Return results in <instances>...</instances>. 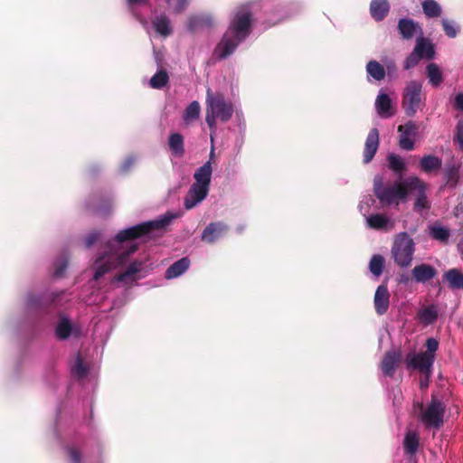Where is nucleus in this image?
<instances>
[{"instance_id": "f257e3e1", "label": "nucleus", "mask_w": 463, "mask_h": 463, "mask_svg": "<svg viewBox=\"0 0 463 463\" xmlns=\"http://www.w3.org/2000/svg\"><path fill=\"white\" fill-rule=\"evenodd\" d=\"M205 121L212 131L216 130V120L229 121L233 115L232 102L225 99L221 92L213 93L210 88L206 90Z\"/></svg>"}, {"instance_id": "f03ea898", "label": "nucleus", "mask_w": 463, "mask_h": 463, "mask_svg": "<svg viewBox=\"0 0 463 463\" xmlns=\"http://www.w3.org/2000/svg\"><path fill=\"white\" fill-rule=\"evenodd\" d=\"M176 217L177 214L168 212L159 219L145 222L128 229L119 231L115 237V241L121 243L127 241L141 238L149 234L152 231L159 230L169 225L171 222Z\"/></svg>"}, {"instance_id": "7ed1b4c3", "label": "nucleus", "mask_w": 463, "mask_h": 463, "mask_svg": "<svg viewBox=\"0 0 463 463\" xmlns=\"http://www.w3.org/2000/svg\"><path fill=\"white\" fill-rule=\"evenodd\" d=\"M420 409L419 420L427 429H439L444 424L446 404L434 394L430 403L424 407L422 403L414 404Z\"/></svg>"}, {"instance_id": "20e7f679", "label": "nucleus", "mask_w": 463, "mask_h": 463, "mask_svg": "<svg viewBox=\"0 0 463 463\" xmlns=\"http://www.w3.org/2000/svg\"><path fill=\"white\" fill-rule=\"evenodd\" d=\"M137 244H132L128 249L118 253H106L98 258L94 263L95 273L93 279H99L112 269L124 265L131 254L137 250Z\"/></svg>"}, {"instance_id": "39448f33", "label": "nucleus", "mask_w": 463, "mask_h": 463, "mask_svg": "<svg viewBox=\"0 0 463 463\" xmlns=\"http://www.w3.org/2000/svg\"><path fill=\"white\" fill-rule=\"evenodd\" d=\"M373 193L382 204L391 205L396 200H404L409 194L407 179L396 181L392 185H383L381 181L374 182Z\"/></svg>"}, {"instance_id": "423d86ee", "label": "nucleus", "mask_w": 463, "mask_h": 463, "mask_svg": "<svg viewBox=\"0 0 463 463\" xmlns=\"http://www.w3.org/2000/svg\"><path fill=\"white\" fill-rule=\"evenodd\" d=\"M415 251V243L406 232L399 233L392 247V256L394 262L401 268H407L411 264Z\"/></svg>"}, {"instance_id": "0eeeda50", "label": "nucleus", "mask_w": 463, "mask_h": 463, "mask_svg": "<svg viewBox=\"0 0 463 463\" xmlns=\"http://www.w3.org/2000/svg\"><path fill=\"white\" fill-rule=\"evenodd\" d=\"M252 12L249 5L238 8L230 23L227 32L236 36L239 41H244L251 32Z\"/></svg>"}, {"instance_id": "6e6552de", "label": "nucleus", "mask_w": 463, "mask_h": 463, "mask_svg": "<svg viewBox=\"0 0 463 463\" xmlns=\"http://www.w3.org/2000/svg\"><path fill=\"white\" fill-rule=\"evenodd\" d=\"M421 89V83L416 80L410 81L404 89L402 106L408 117H413L420 106Z\"/></svg>"}, {"instance_id": "1a4fd4ad", "label": "nucleus", "mask_w": 463, "mask_h": 463, "mask_svg": "<svg viewBox=\"0 0 463 463\" xmlns=\"http://www.w3.org/2000/svg\"><path fill=\"white\" fill-rule=\"evenodd\" d=\"M435 359L427 355L424 353L415 354L409 353L404 359L406 366L410 370H417L422 375L432 373V368Z\"/></svg>"}, {"instance_id": "9d476101", "label": "nucleus", "mask_w": 463, "mask_h": 463, "mask_svg": "<svg viewBox=\"0 0 463 463\" xmlns=\"http://www.w3.org/2000/svg\"><path fill=\"white\" fill-rule=\"evenodd\" d=\"M407 185L409 186V193L412 191L418 192V196L414 203V210L420 212L423 209H430V204L425 194V184L417 176H410L407 178Z\"/></svg>"}, {"instance_id": "9b49d317", "label": "nucleus", "mask_w": 463, "mask_h": 463, "mask_svg": "<svg viewBox=\"0 0 463 463\" xmlns=\"http://www.w3.org/2000/svg\"><path fill=\"white\" fill-rule=\"evenodd\" d=\"M242 41H239L236 36L226 32L222 37L220 43L216 45L213 54L218 60H223L233 53L235 49Z\"/></svg>"}, {"instance_id": "f8f14e48", "label": "nucleus", "mask_w": 463, "mask_h": 463, "mask_svg": "<svg viewBox=\"0 0 463 463\" xmlns=\"http://www.w3.org/2000/svg\"><path fill=\"white\" fill-rule=\"evenodd\" d=\"M401 360L402 352L400 349L392 348L386 351L380 364V368L383 375L392 377Z\"/></svg>"}, {"instance_id": "ddd939ff", "label": "nucleus", "mask_w": 463, "mask_h": 463, "mask_svg": "<svg viewBox=\"0 0 463 463\" xmlns=\"http://www.w3.org/2000/svg\"><path fill=\"white\" fill-rule=\"evenodd\" d=\"M228 230V225L222 222H210L203 231L201 239L203 241L211 244L223 236Z\"/></svg>"}, {"instance_id": "4468645a", "label": "nucleus", "mask_w": 463, "mask_h": 463, "mask_svg": "<svg viewBox=\"0 0 463 463\" xmlns=\"http://www.w3.org/2000/svg\"><path fill=\"white\" fill-rule=\"evenodd\" d=\"M209 186L194 183L187 195L184 198V207L187 210L194 208L197 203L206 198L209 193Z\"/></svg>"}, {"instance_id": "2eb2a0df", "label": "nucleus", "mask_w": 463, "mask_h": 463, "mask_svg": "<svg viewBox=\"0 0 463 463\" xmlns=\"http://www.w3.org/2000/svg\"><path fill=\"white\" fill-rule=\"evenodd\" d=\"M379 147V130L376 128H373L365 139L364 147V164L370 163L374 157Z\"/></svg>"}, {"instance_id": "dca6fc26", "label": "nucleus", "mask_w": 463, "mask_h": 463, "mask_svg": "<svg viewBox=\"0 0 463 463\" xmlns=\"http://www.w3.org/2000/svg\"><path fill=\"white\" fill-rule=\"evenodd\" d=\"M373 304L375 312L379 316L387 313L390 305V293L386 285L382 284L377 287L374 293Z\"/></svg>"}, {"instance_id": "f3484780", "label": "nucleus", "mask_w": 463, "mask_h": 463, "mask_svg": "<svg viewBox=\"0 0 463 463\" xmlns=\"http://www.w3.org/2000/svg\"><path fill=\"white\" fill-rule=\"evenodd\" d=\"M437 275V269L430 264L421 263L411 269V279L417 283H426Z\"/></svg>"}, {"instance_id": "a211bd4d", "label": "nucleus", "mask_w": 463, "mask_h": 463, "mask_svg": "<svg viewBox=\"0 0 463 463\" xmlns=\"http://www.w3.org/2000/svg\"><path fill=\"white\" fill-rule=\"evenodd\" d=\"M398 31L402 35V38L405 40L411 39L417 33L420 35L423 34L422 29L419 24L409 18H401L399 20Z\"/></svg>"}, {"instance_id": "6ab92c4d", "label": "nucleus", "mask_w": 463, "mask_h": 463, "mask_svg": "<svg viewBox=\"0 0 463 463\" xmlns=\"http://www.w3.org/2000/svg\"><path fill=\"white\" fill-rule=\"evenodd\" d=\"M442 279L451 290H463V272L456 268L447 270Z\"/></svg>"}, {"instance_id": "aec40b11", "label": "nucleus", "mask_w": 463, "mask_h": 463, "mask_svg": "<svg viewBox=\"0 0 463 463\" xmlns=\"http://www.w3.org/2000/svg\"><path fill=\"white\" fill-rule=\"evenodd\" d=\"M413 51L422 59L431 60L435 55L434 45L422 35L417 38Z\"/></svg>"}, {"instance_id": "412c9836", "label": "nucleus", "mask_w": 463, "mask_h": 463, "mask_svg": "<svg viewBox=\"0 0 463 463\" xmlns=\"http://www.w3.org/2000/svg\"><path fill=\"white\" fill-rule=\"evenodd\" d=\"M214 22L210 14L192 15L188 19V28L192 32L201 28H212Z\"/></svg>"}, {"instance_id": "4be33fe9", "label": "nucleus", "mask_w": 463, "mask_h": 463, "mask_svg": "<svg viewBox=\"0 0 463 463\" xmlns=\"http://www.w3.org/2000/svg\"><path fill=\"white\" fill-rule=\"evenodd\" d=\"M389 10L390 5L387 0H373L370 4V14L375 21H383Z\"/></svg>"}, {"instance_id": "5701e85b", "label": "nucleus", "mask_w": 463, "mask_h": 463, "mask_svg": "<svg viewBox=\"0 0 463 463\" xmlns=\"http://www.w3.org/2000/svg\"><path fill=\"white\" fill-rule=\"evenodd\" d=\"M190 263L191 261L187 257L176 260L166 269L165 278L171 279L181 276L188 269Z\"/></svg>"}, {"instance_id": "b1692460", "label": "nucleus", "mask_w": 463, "mask_h": 463, "mask_svg": "<svg viewBox=\"0 0 463 463\" xmlns=\"http://www.w3.org/2000/svg\"><path fill=\"white\" fill-rule=\"evenodd\" d=\"M375 107L382 118H390L393 115L392 100L388 94H379L375 100Z\"/></svg>"}, {"instance_id": "393cba45", "label": "nucleus", "mask_w": 463, "mask_h": 463, "mask_svg": "<svg viewBox=\"0 0 463 463\" xmlns=\"http://www.w3.org/2000/svg\"><path fill=\"white\" fill-rule=\"evenodd\" d=\"M212 174L213 168L211 162L207 161L195 171L194 175V183L210 187Z\"/></svg>"}, {"instance_id": "a878e982", "label": "nucleus", "mask_w": 463, "mask_h": 463, "mask_svg": "<svg viewBox=\"0 0 463 463\" xmlns=\"http://www.w3.org/2000/svg\"><path fill=\"white\" fill-rule=\"evenodd\" d=\"M419 434L415 431L409 430L403 440V449L405 454L412 456L414 455L420 445Z\"/></svg>"}, {"instance_id": "bb28decb", "label": "nucleus", "mask_w": 463, "mask_h": 463, "mask_svg": "<svg viewBox=\"0 0 463 463\" xmlns=\"http://www.w3.org/2000/svg\"><path fill=\"white\" fill-rule=\"evenodd\" d=\"M152 24L156 32L162 36H168L172 33L170 20L165 14L155 17Z\"/></svg>"}, {"instance_id": "cd10ccee", "label": "nucleus", "mask_w": 463, "mask_h": 463, "mask_svg": "<svg viewBox=\"0 0 463 463\" xmlns=\"http://www.w3.org/2000/svg\"><path fill=\"white\" fill-rule=\"evenodd\" d=\"M168 146L175 156L182 157L184 155V137L181 134H171L168 139Z\"/></svg>"}, {"instance_id": "c85d7f7f", "label": "nucleus", "mask_w": 463, "mask_h": 463, "mask_svg": "<svg viewBox=\"0 0 463 463\" xmlns=\"http://www.w3.org/2000/svg\"><path fill=\"white\" fill-rule=\"evenodd\" d=\"M441 165V159L432 155L424 156L420 161L421 170L427 174L439 170Z\"/></svg>"}, {"instance_id": "c756f323", "label": "nucleus", "mask_w": 463, "mask_h": 463, "mask_svg": "<svg viewBox=\"0 0 463 463\" xmlns=\"http://www.w3.org/2000/svg\"><path fill=\"white\" fill-rule=\"evenodd\" d=\"M366 72L377 81H381L385 78L386 72L384 67L377 61H369L366 64Z\"/></svg>"}, {"instance_id": "7c9ffc66", "label": "nucleus", "mask_w": 463, "mask_h": 463, "mask_svg": "<svg viewBox=\"0 0 463 463\" xmlns=\"http://www.w3.org/2000/svg\"><path fill=\"white\" fill-rule=\"evenodd\" d=\"M72 333V325L67 317H61L55 329L58 339L66 340Z\"/></svg>"}, {"instance_id": "2f4dec72", "label": "nucleus", "mask_w": 463, "mask_h": 463, "mask_svg": "<svg viewBox=\"0 0 463 463\" xmlns=\"http://www.w3.org/2000/svg\"><path fill=\"white\" fill-rule=\"evenodd\" d=\"M430 235L439 242L447 243L450 237V231L440 225H432L430 227Z\"/></svg>"}, {"instance_id": "473e14b6", "label": "nucleus", "mask_w": 463, "mask_h": 463, "mask_svg": "<svg viewBox=\"0 0 463 463\" xmlns=\"http://www.w3.org/2000/svg\"><path fill=\"white\" fill-rule=\"evenodd\" d=\"M419 319L425 325L433 324L438 318V311L434 305L421 309L418 314Z\"/></svg>"}, {"instance_id": "72a5a7b5", "label": "nucleus", "mask_w": 463, "mask_h": 463, "mask_svg": "<svg viewBox=\"0 0 463 463\" xmlns=\"http://www.w3.org/2000/svg\"><path fill=\"white\" fill-rule=\"evenodd\" d=\"M427 71V76L429 78L430 83L432 86H439L442 80V72L439 69V67L436 63H430L427 65L426 68Z\"/></svg>"}, {"instance_id": "f704fd0d", "label": "nucleus", "mask_w": 463, "mask_h": 463, "mask_svg": "<svg viewBox=\"0 0 463 463\" xmlns=\"http://www.w3.org/2000/svg\"><path fill=\"white\" fill-rule=\"evenodd\" d=\"M169 76L166 71L160 70L155 73L150 79L149 85L153 89L160 90L167 85Z\"/></svg>"}, {"instance_id": "c9c22d12", "label": "nucleus", "mask_w": 463, "mask_h": 463, "mask_svg": "<svg viewBox=\"0 0 463 463\" xmlns=\"http://www.w3.org/2000/svg\"><path fill=\"white\" fill-rule=\"evenodd\" d=\"M144 263L140 260H134L131 262L128 267L126 269V270L122 273L118 274L115 277V279L117 281H123L127 278L132 277L136 273L139 272L143 268Z\"/></svg>"}, {"instance_id": "e433bc0d", "label": "nucleus", "mask_w": 463, "mask_h": 463, "mask_svg": "<svg viewBox=\"0 0 463 463\" xmlns=\"http://www.w3.org/2000/svg\"><path fill=\"white\" fill-rule=\"evenodd\" d=\"M423 13L430 18L439 17L441 14L439 5L434 0H424L422 2Z\"/></svg>"}, {"instance_id": "4c0bfd02", "label": "nucleus", "mask_w": 463, "mask_h": 463, "mask_svg": "<svg viewBox=\"0 0 463 463\" xmlns=\"http://www.w3.org/2000/svg\"><path fill=\"white\" fill-rule=\"evenodd\" d=\"M367 223L370 228L381 230L387 226L389 218L381 213L372 214L367 218Z\"/></svg>"}, {"instance_id": "58836bf2", "label": "nucleus", "mask_w": 463, "mask_h": 463, "mask_svg": "<svg viewBox=\"0 0 463 463\" xmlns=\"http://www.w3.org/2000/svg\"><path fill=\"white\" fill-rule=\"evenodd\" d=\"M384 263L385 260L382 255H373L369 263V269L371 273L375 277L381 276L383 271Z\"/></svg>"}, {"instance_id": "ea45409f", "label": "nucleus", "mask_w": 463, "mask_h": 463, "mask_svg": "<svg viewBox=\"0 0 463 463\" xmlns=\"http://www.w3.org/2000/svg\"><path fill=\"white\" fill-rule=\"evenodd\" d=\"M389 168L396 174H402L406 166L402 158L395 154H390L387 157Z\"/></svg>"}, {"instance_id": "a19ab883", "label": "nucleus", "mask_w": 463, "mask_h": 463, "mask_svg": "<svg viewBox=\"0 0 463 463\" xmlns=\"http://www.w3.org/2000/svg\"><path fill=\"white\" fill-rule=\"evenodd\" d=\"M201 107L198 101L191 102L185 109L184 119L185 121L197 119L200 116Z\"/></svg>"}, {"instance_id": "79ce46f5", "label": "nucleus", "mask_w": 463, "mask_h": 463, "mask_svg": "<svg viewBox=\"0 0 463 463\" xmlns=\"http://www.w3.org/2000/svg\"><path fill=\"white\" fill-rule=\"evenodd\" d=\"M398 132L401 133L400 137H415L418 132V126L414 122L409 121L404 125H400L398 127Z\"/></svg>"}, {"instance_id": "37998d69", "label": "nucleus", "mask_w": 463, "mask_h": 463, "mask_svg": "<svg viewBox=\"0 0 463 463\" xmlns=\"http://www.w3.org/2000/svg\"><path fill=\"white\" fill-rule=\"evenodd\" d=\"M174 14H182L188 6L190 0H165Z\"/></svg>"}, {"instance_id": "c03bdc74", "label": "nucleus", "mask_w": 463, "mask_h": 463, "mask_svg": "<svg viewBox=\"0 0 463 463\" xmlns=\"http://www.w3.org/2000/svg\"><path fill=\"white\" fill-rule=\"evenodd\" d=\"M72 373L76 374L79 378H83L88 373V369L84 364L82 358L78 355L75 361V364L72 367Z\"/></svg>"}, {"instance_id": "a18cd8bd", "label": "nucleus", "mask_w": 463, "mask_h": 463, "mask_svg": "<svg viewBox=\"0 0 463 463\" xmlns=\"http://www.w3.org/2000/svg\"><path fill=\"white\" fill-rule=\"evenodd\" d=\"M425 346L427 349L423 353L435 359V353L439 348V341L433 337H430L426 340Z\"/></svg>"}, {"instance_id": "49530a36", "label": "nucleus", "mask_w": 463, "mask_h": 463, "mask_svg": "<svg viewBox=\"0 0 463 463\" xmlns=\"http://www.w3.org/2000/svg\"><path fill=\"white\" fill-rule=\"evenodd\" d=\"M421 59V56H420L418 53H415V52L412 51L411 53L404 61V69L410 70L411 68H414Z\"/></svg>"}, {"instance_id": "de8ad7c7", "label": "nucleus", "mask_w": 463, "mask_h": 463, "mask_svg": "<svg viewBox=\"0 0 463 463\" xmlns=\"http://www.w3.org/2000/svg\"><path fill=\"white\" fill-rule=\"evenodd\" d=\"M445 176L447 183L450 185H456L458 180V169L455 166H450L445 170Z\"/></svg>"}, {"instance_id": "09e8293b", "label": "nucleus", "mask_w": 463, "mask_h": 463, "mask_svg": "<svg viewBox=\"0 0 463 463\" xmlns=\"http://www.w3.org/2000/svg\"><path fill=\"white\" fill-rule=\"evenodd\" d=\"M68 455L71 463H81V452L75 447H69L67 449Z\"/></svg>"}, {"instance_id": "8fccbe9b", "label": "nucleus", "mask_w": 463, "mask_h": 463, "mask_svg": "<svg viewBox=\"0 0 463 463\" xmlns=\"http://www.w3.org/2000/svg\"><path fill=\"white\" fill-rule=\"evenodd\" d=\"M442 27L447 36L449 38H455L458 34V30L449 21H442Z\"/></svg>"}, {"instance_id": "3c124183", "label": "nucleus", "mask_w": 463, "mask_h": 463, "mask_svg": "<svg viewBox=\"0 0 463 463\" xmlns=\"http://www.w3.org/2000/svg\"><path fill=\"white\" fill-rule=\"evenodd\" d=\"M100 232L93 231L85 237V245L87 248H90L96 241L100 238Z\"/></svg>"}, {"instance_id": "603ef678", "label": "nucleus", "mask_w": 463, "mask_h": 463, "mask_svg": "<svg viewBox=\"0 0 463 463\" xmlns=\"http://www.w3.org/2000/svg\"><path fill=\"white\" fill-rule=\"evenodd\" d=\"M399 146L402 149L411 151L414 148V141L410 137H400Z\"/></svg>"}, {"instance_id": "864d4df0", "label": "nucleus", "mask_w": 463, "mask_h": 463, "mask_svg": "<svg viewBox=\"0 0 463 463\" xmlns=\"http://www.w3.org/2000/svg\"><path fill=\"white\" fill-rule=\"evenodd\" d=\"M455 137L459 144L460 149L463 151V120L459 121L457 125Z\"/></svg>"}, {"instance_id": "5fc2aeb1", "label": "nucleus", "mask_w": 463, "mask_h": 463, "mask_svg": "<svg viewBox=\"0 0 463 463\" xmlns=\"http://www.w3.org/2000/svg\"><path fill=\"white\" fill-rule=\"evenodd\" d=\"M135 163V159L131 156L128 157L124 162L123 164L121 165V171L126 173L128 171H129V169L133 166Z\"/></svg>"}, {"instance_id": "6e6d98bb", "label": "nucleus", "mask_w": 463, "mask_h": 463, "mask_svg": "<svg viewBox=\"0 0 463 463\" xmlns=\"http://www.w3.org/2000/svg\"><path fill=\"white\" fill-rule=\"evenodd\" d=\"M454 107L456 109L463 111V92H460L456 95Z\"/></svg>"}, {"instance_id": "4d7b16f0", "label": "nucleus", "mask_w": 463, "mask_h": 463, "mask_svg": "<svg viewBox=\"0 0 463 463\" xmlns=\"http://www.w3.org/2000/svg\"><path fill=\"white\" fill-rule=\"evenodd\" d=\"M67 267V262L64 261L63 263H61L60 266L56 267L55 269V271H54V275L56 277H61L65 269Z\"/></svg>"}, {"instance_id": "13d9d810", "label": "nucleus", "mask_w": 463, "mask_h": 463, "mask_svg": "<svg viewBox=\"0 0 463 463\" xmlns=\"http://www.w3.org/2000/svg\"><path fill=\"white\" fill-rule=\"evenodd\" d=\"M430 375L431 374H428V376L427 375H422V377L420 378V386L421 389L428 387L429 383H430Z\"/></svg>"}, {"instance_id": "bf43d9fd", "label": "nucleus", "mask_w": 463, "mask_h": 463, "mask_svg": "<svg viewBox=\"0 0 463 463\" xmlns=\"http://www.w3.org/2000/svg\"><path fill=\"white\" fill-rule=\"evenodd\" d=\"M410 280H411V279H410L409 275H407V274H400V276H399V282L401 284L407 285Z\"/></svg>"}, {"instance_id": "052dcab7", "label": "nucleus", "mask_w": 463, "mask_h": 463, "mask_svg": "<svg viewBox=\"0 0 463 463\" xmlns=\"http://www.w3.org/2000/svg\"><path fill=\"white\" fill-rule=\"evenodd\" d=\"M145 0H128V3L129 5H137V4H140L142 2H144Z\"/></svg>"}, {"instance_id": "680f3d73", "label": "nucleus", "mask_w": 463, "mask_h": 463, "mask_svg": "<svg viewBox=\"0 0 463 463\" xmlns=\"http://www.w3.org/2000/svg\"><path fill=\"white\" fill-rule=\"evenodd\" d=\"M213 157H214V148H213V147H212L211 152H210L209 160H208V161H210V162L212 163V160L213 159Z\"/></svg>"}, {"instance_id": "e2e57ef3", "label": "nucleus", "mask_w": 463, "mask_h": 463, "mask_svg": "<svg viewBox=\"0 0 463 463\" xmlns=\"http://www.w3.org/2000/svg\"><path fill=\"white\" fill-rule=\"evenodd\" d=\"M462 258H463V250H462Z\"/></svg>"}]
</instances>
